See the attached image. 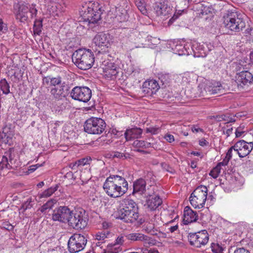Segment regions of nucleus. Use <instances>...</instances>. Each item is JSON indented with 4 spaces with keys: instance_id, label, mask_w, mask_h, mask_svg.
Masks as SVG:
<instances>
[{
    "instance_id": "obj_33",
    "label": "nucleus",
    "mask_w": 253,
    "mask_h": 253,
    "mask_svg": "<svg viewBox=\"0 0 253 253\" xmlns=\"http://www.w3.org/2000/svg\"><path fill=\"white\" fill-rule=\"evenodd\" d=\"M135 5L138 9L143 15H147L148 14L147 10L146 8V4L144 0H135Z\"/></svg>"
},
{
    "instance_id": "obj_37",
    "label": "nucleus",
    "mask_w": 253,
    "mask_h": 253,
    "mask_svg": "<svg viewBox=\"0 0 253 253\" xmlns=\"http://www.w3.org/2000/svg\"><path fill=\"white\" fill-rule=\"evenodd\" d=\"M54 202L52 200L47 201L40 209L39 211L42 213H45L50 210L53 206Z\"/></svg>"
},
{
    "instance_id": "obj_23",
    "label": "nucleus",
    "mask_w": 253,
    "mask_h": 253,
    "mask_svg": "<svg viewBox=\"0 0 253 253\" xmlns=\"http://www.w3.org/2000/svg\"><path fill=\"white\" fill-rule=\"evenodd\" d=\"M152 195L148 196L145 206L149 210L155 211L162 204V200L159 196H153Z\"/></svg>"
},
{
    "instance_id": "obj_46",
    "label": "nucleus",
    "mask_w": 253,
    "mask_h": 253,
    "mask_svg": "<svg viewBox=\"0 0 253 253\" xmlns=\"http://www.w3.org/2000/svg\"><path fill=\"white\" fill-rule=\"evenodd\" d=\"M90 158H84L83 159H81L77 161V164H78L79 167H83L85 165L89 164L90 162L91 161Z\"/></svg>"
},
{
    "instance_id": "obj_43",
    "label": "nucleus",
    "mask_w": 253,
    "mask_h": 253,
    "mask_svg": "<svg viewBox=\"0 0 253 253\" xmlns=\"http://www.w3.org/2000/svg\"><path fill=\"white\" fill-rule=\"evenodd\" d=\"M34 205V201L32 198H28L27 200L22 205V208L24 211L31 209Z\"/></svg>"
},
{
    "instance_id": "obj_39",
    "label": "nucleus",
    "mask_w": 253,
    "mask_h": 253,
    "mask_svg": "<svg viewBox=\"0 0 253 253\" xmlns=\"http://www.w3.org/2000/svg\"><path fill=\"white\" fill-rule=\"evenodd\" d=\"M211 248L212 252L214 253H223L224 248L218 243H211Z\"/></svg>"
},
{
    "instance_id": "obj_24",
    "label": "nucleus",
    "mask_w": 253,
    "mask_h": 253,
    "mask_svg": "<svg viewBox=\"0 0 253 253\" xmlns=\"http://www.w3.org/2000/svg\"><path fill=\"white\" fill-rule=\"evenodd\" d=\"M224 88L219 82H213L205 88V91L208 94L211 95L223 92Z\"/></svg>"
},
{
    "instance_id": "obj_60",
    "label": "nucleus",
    "mask_w": 253,
    "mask_h": 253,
    "mask_svg": "<svg viewBox=\"0 0 253 253\" xmlns=\"http://www.w3.org/2000/svg\"><path fill=\"white\" fill-rule=\"evenodd\" d=\"M246 33L250 35L252 37H253V27L247 29L246 30Z\"/></svg>"
},
{
    "instance_id": "obj_9",
    "label": "nucleus",
    "mask_w": 253,
    "mask_h": 253,
    "mask_svg": "<svg viewBox=\"0 0 253 253\" xmlns=\"http://www.w3.org/2000/svg\"><path fill=\"white\" fill-rule=\"evenodd\" d=\"M84 213V211L82 210L74 211H71V216L67 222L69 225L76 229L84 228L87 224Z\"/></svg>"
},
{
    "instance_id": "obj_57",
    "label": "nucleus",
    "mask_w": 253,
    "mask_h": 253,
    "mask_svg": "<svg viewBox=\"0 0 253 253\" xmlns=\"http://www.w3.org/2000/svg\"><path fill=\"white\" fill-rule=\"evenodd\" d=\"M233 130V127H231L227 128L226 131H224V132L225 134H226L227 136H229L232 133Z\"/></svg>"
},
{
    "instance_id": "obj_10",
    "label": "nucleus",
    "mask_w": 253,
    "mask_h": 253,
    "mask_svg": "<svg viewBox=\"0 0 253 253\" xmlns=\"http://www.w3.org/2000/svg\"><path fill=\"white\" fill-rule=\"evenodd\" d=\"M209 240V234L205 230L197 233H191L188 235V241L190 245L196 248H201L206 245Z\"/></svg>"
},
{
    "instance_id": "obj_6",
    "label": "nucleus",
    "mask_w": 253,
    "mask_h": 253,
    "mask_svg": "<svg viewBox=\"0 0 253 253\" xmlns=\"http://www.w3.org/2000/svg\"><path fill=\"white\" fill-rule=\"evenodd\" d=\"M208 195V188L204 185L198 186L191 193L189 200L195 208L201 209L204 207Z\"/></svg>"
},
{
    "instance_id": "obj_49",
    "label": "nucleus",
    "mask_w": 253,
    "mask_h": 253,
    "mask_svg": "<svg viewBox=\"0 0 253 253\" xmlns=\"http://www.w3.org/2000/svg\"><path fill=\"white\" fill-rule=\"evenodd\" d=\"M234 153H235V148L231 146L227 151L225 158L227 159L229 161L232 158Z\"/></svg>"
},
{
    "instance_id": "obj_4",
    "label": "nucleus",
    "mask_w": 253,
    "mask_h": 253,
    "mask_svg": "<svg viewBox=\"0 0 253 253\" xmlns=\"http://www.w3.org/2000/svg\"><path fill=\"white\" fill-rule=\"evenodd\" d=\"M151 173H149L145 179L139 178L136 180L133 185V190L132 194L138 193L140 195L144 194L145 196H151L154 194L155 190V179L151 176Z\"/></svg>"
},
{
    "instance_id": "obj_30",
    "label": "nucleus",
    "mask_w": 253,
    "mask_h": 253,
    "mask_svg": "<svg viewBox=\"0 0 253 253\" xmlns=\"http://www.w3.org/2000/svg\"><path fill=\"white\" fill-rule=\"evenodd\" d=\"M127 239L132 241H148L149 237L140 233H132L126 236Z\"/></svg>"
},
{
    "instance_id": "obj_5",
    "label": "nucleus",
    "mask_w": 253,
    "mask_h": 253,
    "mask_svg": "<svg viewBox=\"0 0 253 253\" xmlns=\"http://www.w3.org/2000/svg\"><path fill=\"white\" fill-rule=\"evenodd\" d=\"M225 27L232 31L239 32L245 27V22L236 12L227 11L223 16Z\"/></svg>"
},
{
    "instance_id": "obj_16",
    "label": "nucleus",
    "mask_w": 253,
    "mask_h": 253,
    "mask_svg": "<svg viewBox=\"0 0 253 253\" xmlns=\"http://www.w3.org/2000/svg\"><path fill=\"white\" fill-rule=\"evenodd\" d=\"M168 3L167 0L155 2L153 8L157 16H168L172 13V8Z\"/></svg>"
},
{
    "instance_id": "obj_35",
    "label": "nucleus",
    "mask_w": 253,
    "mask_h": 253,
    "mask_svg": "<svg viewBox=\"0 0 253 253\" xmlns=\"http://www.w3.org/2000/svg\"><path fill=\"white\" fill-rule=\"evenodd\" d=\"M27 4V7L28 8V13L30 14L29 19H32L35 18L38 13V9L36 7V5L35 3Z\"/></svg>"
},
{
    "instance_id": "obj_55",
    "label": "nucleus",
    "mask_w": 253,
    "mask_h": 253,
    "mask_svg": "<svg viewBox=\"0 0 253 253\" xmlns=\"http://www.w3.org/2000/svg\"><path fill=\"white\" fill-rule=\"evenodd\" d=\"M234 253H250V252L244 248H240L236 249Z\"/></svg>"
},
{
    "instance_id": "obj_41",
    "label": "nucleus",
    "mask_w": 253,
    "mask_h": 253,
    "mask_svg": "<svg viewBox=\"0 0 253 253\" xmlns=\"http://www.w3.org/2000/svg\"><path fill=\"white\" fill-rule=\"evenodd\" d=\"M1 223V229H4L9 231H12L14 229V226H13L11 224L9 223V222L6 220H3L2 221Z\"/></svg>"
},
{
    "instance_id": "obj_50",
    "label": "nucleus",
    "mask_w": 253,
    "mask_h": 253,
    "mask_svg": "<svg viewBox=\"0 0 253 253\" xmlns=\"http://www.w3.org/2000/svg\"><path fill=\"white\" fill-rule=\"evenodd\" d=\"M7 31V25L0 18V33H5Z\"/></svg>"
},
{
    "instance_id": "obj_64",
    "label": "nucleus",
    "mask_w": 253,
    "mask_h": 253,
    "mask_svg": "<svg viewBox=\"0 0 253 253\" xmlns=\"http://www.w3.org/2000/svg\"><path fill=\"white\" fill-rule=\"evenodd\" d=\"M38 167L37 166V165L35 166H32L30 167L29 170H30L31 171H34L37 169Z\"/></svg>"
},
{
    "instance_id": "obj_44",
    "label": "nucleus",
    "mask_w": 253,
    "mask_h": 253,
    "mask_svg": "<svg viewBox=\"0 0 253 253\" xmlns=\"http://www.w3.org/2000/svg\"><path fill=\"white\" fill-rule=\"evenodd\" d=\"M220 170L221 168L216 165V166L211 171L210 175L213 178H216L218 176L220 172Z\"/></svg>"
},
{
    "instance_id": "obj_8",
    "label": "nucleus",
    "mask_w": 253,
    "mask_h": 253,
    "mask_svg": "<svg viewBox=\"0 0 253 253\" xmlns=\"http://www.w3.org/2000/svg\"><path fill=\"white\" fill-rule=\"evenodd\" d=\"M87 243V239L83 235L74 234L68 242V248L70 253H76L82 251Z\"/></svg>"
},
{
    "instance_id": "obj_25",
    "label": "nucleus",
    "mask_w": 253,
    "mask_h": 253,
    "mask_svg": "<svg viewBox=\"0 0 253 253\" xmlns=\"http://www.w3.org/2000/svg\"><path fill=\"white\" fill-rule=\"evenodd\" d=\"M192 42H188L184 44L176 45L174 49L176 54L179 55H188L192 53Z\"/></svg>"
},
{
    "instance_id": "obj_47",
    "label": "nucleus",
    "mask_w": 253,
    "mask_h": 253,
    "mask_svg": "<svg viewBox=\"0 0 253 253\" xmlns=\"http://www.w3.org/2000/svg\"><path fill=\"white\" fill-rule=\"evenodd\" d=\"M245 132V126L240 125L236 129L235 135L236 137H240Z\"/></svg>"
},
{
    "instance_id": "obj_28",
    "label": "nucleus",
    "mask_w": 253,
    "mask_h": 253,
    "mask_svg": "<svg viewBox=\"0 0 253 253\" xmlns=\"http://www.w3.org/2000/svg\"><path fill=\"white\" fill-rule=\"evenodd\" d=\"M107 178L110 179V181L117 186L124 187L125 193L126 192L128 189V183L124 177L118 175H111Z\"/></svg>"
},
{
    "instance_id": "obj_14",
    "label": "nucleus",
    "mask_w": 253,
    "mask_h": 253,
    "mask_svg": "<svg viewBox=\"0 0 253 253\" xmlns=\"http://www.w3.org/2000/svg\"><path fill=\"white\" fill-rule=\"evenodd\" d=\"M71 211L65 206H60L53 211L52 219L60 222L67 223L71 216Z\"/></svg>"
},
{
    "instance_id": "obj_32",
    "label": "nucleus",
    "mask_w": 253,
    "mask_h": 253,
    "mask_svg": "<svg viewBox=\"0 0 253 253\" xmlns=\"http://www.w3.org/2000/svg\"><path fill=\"white\" fill-rule=\"evenodd\" d=\"M142 231L151 235L157 234V230L155 229L154 224L150 222H146L142 226Z\"/></svg>"
},
{
    "instance_id": "obj_11",
    "label": "nucleus",
    "mask_w": 253,
    "mask_h": 253,
    "mask_svg": "<svg viewBox=\"0 0 253 253\" xmlns=\"http://www.w3.org/2000/svg\"><path fill=\"white\" fill-rule=\"evenodd\" d=\"M70 96L74 100L87 102L91 97V90L86 86H75L72 89Z\"/></svg>"
},
{
    "instance_id": "obj_61",
    "label": "nucleus",
    "mask_w": 253,
    "mask_h": 253,
    "mask_svg": "<svg viewBox=\"0 0 253 253\" xmlns=\"http://www.w3.org/2000/svg\"><path fill=\"white\" fill-rule=\"evenodd\" d=\"M177 228H178V226L175 225V226H171L170 228H169V230L171 233H172V232L175 231L177 229Z\"/></svg>"
},
{
    "instance_id": "obj_59",
    "label": "nucleus",
    "mask_w": 253,
    "mask_h": 253,
    "mask_svg": "<svg viewBox=\"0 0 253 253\" xmlns=\"http://www.w3.org/2000/svg\"><path fill=\"white\" fill-rule=\"evenodd\" d=\"M199 145L201 146H207L208 144V142L205 139H203L199 141Z\"/></svg>"
},
{
    "instance_id": "obj_48",
    "label": "nucleus",
    "mask_w": 253,
    "mask_h": 253,
    "mask_svg": "<svg viewBox=\"0 0 253 253\" xmlns=\"http://www.w3.org/2000/svg\"><path fill=\"white\" fill-rule=\"evenodd\" d=\"M50 84L52 85L55 86L60 85L61 84V78L60 77L52 78L50 79Z\"/></svg>"
},
{
    "instance_id": "obj_34",
    "label": "nucleus",
    "mask_w": 253,
    "mask_h": 253,
    "mask_svg": "<svg viewBox=\"0 0 253 253\" xmlns=\"http://www.w3.org/2000/svg\"><path fill=\"white\" fill-rule=\"evenodd\" d=\"M42 19H36L34 22L33 30L34 34L40 35L42 27Z\"/></svg>"
},
{
    "instance_id": "obj_54",
    "label": "nucleus",
    "mask_w": 253,
    "mask_h": 253,
    "mask_svg": "<svg viewBox=\"0 0 253 253\" xmlns=\"http://www.w3.org/2000/svg\"><path fill=\"white\" fill-rule=\"evenodd\" d=\"M158 131V128H157V127H150L149 128H147V129H146L147 132H150L152 134L157 133Z\"/></svg>"
},
{
    "instance_id": "obj_51",
    "label": "nucleus",
    "mask_w": 253,
    "mask_h": 253,
    "mask_svg": "<svg viewBox=\"0 0 253 253\" xmlns=\"http://www.w3.org/2000/svg\"><path fill=\"white\" fill-rule=\"evenodd\" d=\"M9 128L4 127L3 129L2 134H4V137H6L7 138H11L12 133L11 132H8Z\"/></svg>"
},
{
    "instance_id": "obj_45",
    "label": "nucleus",
    "mask_w": 253,
    "mask_h": 253,
    "mask_svg": "<svg viewBox=\"0 0 253 253\" xmlns=\"http://www.w3.org/2000/svg\"><path fill=\"white\" fill-rule=\"evenodd\" d=\"M108 234V233L106 234L103 232H99L95 235V239L99 241L105 242V240L107 238Z\"/></svg>"
},
{
    "instance_id": "obj_42",
    "label": "nucleus",
    "mask_w": 253,
    "mask_h": 253,
    "mask_svg": "<svg viewBox=\"0 0 253 253\" xmlns=\"http://www.w3.org/2000/svg\"><path fill=\"white\" fill-rule=\"evenodd\" d=\"M159 79L163 84H168L170 80V75L169 74H162L160 76Z\"/></svg>"
},
{
    "instance_id": "obj_58",
    "label": "nucleus",
    "mask_w": 253,
    "mask_h": 253,
    "mask_svg": "<svg viewBox=\"0 0 253 253\" xmlns=\"http://www.w3.org/2000/svg\"><path fill=\"white\" fill-rule=\"evenodd\" d=\"M79 166L78 164H77V161L70 164V168H71L72 169H76Z\"/></svg>"
},
{
    "instance_id": "obj_18",
    "label": "nucleus",
    "mask_w": 253,
    "mask_h": 253,
    "mask_svg": "<svg viewBox=\"0 0 253 253\" xmlns=\"http://www.w3.org/2000/svg\"><path fill=\"white\" fill-rule=\"evenodd\" d=\"M15 18L21 22H25L29 19L27 4H17L14 6Z\"/></svg>"
},
{
    "instance_id": "obj_63",
    "label": "nucleus",
    "mask_w": 253,
    "mask_h": 253,
    "mask_svg": "<svg viewBox=\"0 0 253 253\" xmlns=\"http://www.w3.org/2000/svg\"><path fill=\"white\" fill-rule=\"evenodd\" d=\"M190 167L192 169H195L197 167V164L194 161H192L191 162Z\"/></svg>"
},
{
    "instance_id": "obj_12",
    "label": "nucleus",
    "mask_w": 253,
    "mask_h": 253,
    "mask_svg": "<svg viewBox=\"0 0 253 253\" xmlns=\"http://www.w3.org/2000/svg\"><path fill=\"white\" fill-rule=\"evenodd\" d=\"M235 148V153L240 158H243L249 155L253 149V143L248 142L244 140L237 141L233 146Z\"/></svg>"
},
{
    "instance_id": "obj_26",
    "label": "nucleus",
    "mask_w": 253,
    "mask_h": 253,
    "mask_svg": "<svg viewBox=\"0 0 253 253\" xmlns=\"http://www.w3.org/2000/svg\"><path fill=\"white\" fill-rule=\"evenodd\" d=\"M12 161L10 152L9 151L5 152L0 162V170L14 169V166H12Z\"/></svg>"
},
{
    "instance_id": "obj_15",
    "label": "nucleus",
    "mask_w": 253,
    "mask_h": 253,
    "mask_svg": "<svg viewBox=\"0 0 253 253\" xmlns=\"http://www.w3.org/2000/svg\"><path fill=\"white\" fill-rule=\"evenodd\" d=\"M212 46L206 43L201 44L195 41L192 42V52L194 53V56L196 57H206L209 52L211 50V47Z\"/></svg>"
},
{
    "instance_id": "obj_7",
    "label": "nucleus",
    "mask_w": 253,
    "mask_h": 253,
    "mask_svg": "<svg viewBox=\"0 0 253 253\" xmlns=\"http://www.w3.org/2000/svg\"><path fill=\"white\" fill-rule=\"evenodd\" d=\"M106 123L100 118H91L84 125V131L89 134H100L106 127Z\"/></svg>"
},
{
    "instance_id": "obj_19",
    "label": "nucleus",
    "mask_w": 253,
    "mask_h": 253,
    "mask_svg": "<svg viewBox=\"0 0 253 253\" xmlns=\"http://www.w3.org/2000/svg\"><path fill=\"white\" fill-rule=\"evenodd\" d=\"M102 66L104 75L106 78H112L118 74V69L114 63L104 61L102 62Z\"/></svg>"
},
{
    "instance_id": "obj_17",
    "label": "nucleus",
    "mask_w": 253,
    "mask_h": 253,
    "mask_svg": "<svg viewBox=\"0 0 253 253\" xmlns=\"http://www.w3.org/2000/svg\"><path fill=\"white\" fill-rule=\"evenodd\" d=\"M160 86L155 80H149L145 81L142 84V91L147 96H152L160 89Z\"/></svg>"
},
{
    "instance_id": "obj_13",
    "label": "nucleus",
    "mask_w": 253,
    "mask_h": 253,
    "mask_svg": "<svg viewBox=\"0 0 253 253\" xmlns=\"http://www.w3.org/2000/svg\"><path fill=\"white\" fill-rule=\"evenodd\" d=\"M103 188L106 194L111 197L118 198L125 194L124 187H120L106 179L103 184Z\"/></svg>"
},
{
    "instance_id": "obj_40",
    "label": "nucleus",
    "mask_w": 253,
    "mask_h": 253,
    "mask_svg": "<svg viewBox=\"0 0 253 253\" xmlns=\"http://www.w3.org/2000/svg\"><path fill=\"white\" fill-rule=\"evenodd\" d=\"M149 143L143 140H136L133 143V145L136 148H146Z\"/></svg>"
},
{
    "instance_id": "obj_62",
    "label": "nucleus",
    "mask_w": 253,
    "mask_h": 253,
    "mask_svg": "<svg viewBox=\"0 0 253 253\" xmlns=\"http://www.w3.org/2000/svg\"><path fill=\"white\" fill-rule=\"evenodd\" d=\"M178 16L177 14H174L172 17L169 20V22H173V21L175 20L177 18Z\"/></svg>"
},
{
    "instance_id": "obj_20",
    "label": "nucleus",
    "mask_w": 253,
    "mask_h": 253,
    "mask_svg": "<svg viewBox=\"0 0 253 253\" xmlns=\"http://www.w3.org/2000/svg\"><path fill=\"white\" fill-rule=\"evenodd\" d=\"M236 78L238 86L243 87L244 85L252 83L253 76L250 72L244 71L237 74Z\"/></svg>"
},
{
    "instance_id": "obj_27",
    "label": "nucleus",
    "mask_w": 253,
    "mask_h": 253,
    "mask_svg": "<svg viewBox=\"0 0 253 253\" xmlns=\"http://www.w3.org/2000/svg\"><path fill=\"white\" fill-rule=\"evenodd\" d=\"M142 130L138 127L127 129L125 132V136L126 141H131L134 139L140 137L142 134Z\"/></svg>"
},
{
    "instance_id": "obj_53",
    "label": "nucleus",
    "mask_w": 253,
    "mask_h": 253,
    "mask_svg": "<svg viewBox=\"0 0 253 253\" xmlns=\"http://www.w3.org/2000/svg\"><path fill=\"white\" fill-rule=\"evenodd\" d=\"M229 160L226 159V158H224L223 160V161L220 163H219L217 166H218L221 169V167H225L227 166L229 163Z\"/></svg>"
},
{
    "instance_id": "obj_31",
    "label": "nucleus",
    "mask_w": 253,
    "mask_h": 253,
    "mask_svg": "<svg viewBox=\"0 0 253 253\" xmlns=\"http://www.w3.org/2000/svg\"><path fill=\"white\" fill-rule=\"evenodd\" d=\"M58 188V186L57 185H55L54 186H51V187L44 191L42 193L39 194L37 198H38L39 200L43 198H48L51 196L55 191H56Z\"/></svg>"
},
{
    "instance_id": "obj_22",
    "label": "nucleus",
    "mask_w": 253,
    "mask_h": 253,
    "mask_svg": "<svg viewBox=\"0 0 253 253\" xmlns=\"http://www.w3.org/2000/svg\"><path fill=\"white\" fill-rule=\"evenodd\" d=\"M198 215L197 212L192 210L189 207H186L184 210L183 223L187 225L197 221Z\"/></svg>"
},
{
    "instance_id": "obj_52",
    "label": "nucleus",
    "mask_w": 253,
    "mask_h": 253,
    "mask_svg": "<svg viewBox=\"0 0 253 253\" xmlns=\"http://www.w3.org/2000/svg\"><path fill=\"white\" fill-rule=\"evenodd\" d=\"M165 139L169 142L171 143L174 141V136L172 134H167L165 136Z\"/></svg>"
},
{
    "instance_id": "obj_56",
    "label": "nucleus",
    "mask_w": 253,
    "mask_h": 253,
    "mask_svg": "<svg viewBox=\"0 0 253 253\" xmlns=\"http://www.w3.org/2000/svg\"><path fill=\"white\" fill-rule=\"evenodd\" d=\"M124 157H125V158H126V157L124 155V154H123L121 152H115L114 153V157H116V158H122Z\"/></svg>"
},
{
    "instance_id": "obj_29",
    "label": "nucleus",
    "mask_w": 253,
    "mask_h": 253,
    "mask_svg": "<svg viewBox=\"0 0 253 253\" xmlns=\"http://www.w3.org/2000/svg\"><path fill=\"white\" fill-rule=\"evenodd\" d=\"M65 86L63 84L51 88L50 93L53 97L58 100L61 99L66 96V92L64 90Z\"/></svg>"
},
{
    "instance_id": "obj_38",
    "label": "nucleus",
    "mask_w": 253,
    "mask_h": 253,
    "mask_svg": "<svg viewBox=\"0 0 253 253\" xmlns=\"http://www.w3.org/2000/svg\"><path fill=\"white\" fill-rule=\"evenodd\" d=\"M126 0H110V2L114 4L116 10L120 11L122 9L121 7H124L126 4Z\"/></svg>"
},
{
    "instance_id": "obj_21",
    "label": "nucleus",
    "mask_w": 253,
    "mask_h": 253,
    "mask_svg": "<svg viewBox=\"0 0 253 253\" xmlns=\"http://www.w3.org/2000/svg\"><path fill=\"white\" fill-rule=\"evenodd\" d=\"M94 44L99 47H108L110 44V35L104 33L97 34L93 39Z\"/></svg>"
},
{
    "instance_id": "obj_2",
    "label": "nucleus",
    "mask_w": 253,
    "mask_h": 253,
    "mask_svg": "<svg viewBox=\"0 0 253 253\" xmlns=\"http://www.w3.org/2000/svg\"><path fill=\"white\" fill-rule=\"evenodd\" d=\"M80 12L84 22H87L88 25L98 23L102 13L98 3L92 1L84 4Z\"/></svg>"
},
{
    "instance_id": "obj_3",
    "label": "nucleus",
    "mask_w": 253,
    "mask_h": 253,
    "mask_svg": "<svg viewBox=\"0 0 253 253\" xmlns=\"http://www.w3.org/2000/svg\"><path fill=\"white\" fill-rule=\"evenodd\" d=\"M74 64L80 69L86 70L91 68L94 62V56L89 49L80 48L72 54Z\"/></svg>"
},
{
    "instance_id": "obj_36",
    "label": "nucleus",
    "mask_w": 253,
    "mask_h": 253,
    "mask_svg": "<svg viewBox=\"0 0 253 253\" xmlns=\"http://www.w3.org/2000/svg\"><path fill=\"white\" fill-rule=\"evenodd\" d=\"M0 87L2 92L5 94H7L10 92L9 85L5 79H1L0 81Z\"/></svg>"
},
{
    "instance_id": "obj_1",
    "label": "nucleus",
    "mask_w": 253,
    "mask_h": 253,
    "mask_svg": "<svg viewBox=\"0 0 253 253\" xmlns=\"http://www.w3.org/2000/svg\"><path fill=\"white\" fill-rule=\"evenodd\" d=\"M117 219L126 223H134L139 217L138 207L132 200L126 199L122 201L119 209L115 213Z\"/></svg>"
}]
</instances>
